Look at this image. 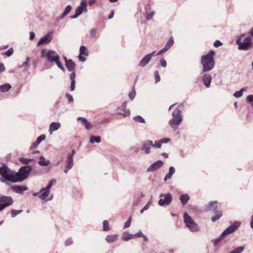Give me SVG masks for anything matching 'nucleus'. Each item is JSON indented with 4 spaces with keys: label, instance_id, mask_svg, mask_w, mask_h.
Segmentation results:
<instances>
[{
    "label": "nucleus",
    "instance_id": "nucleus-5",
    "mask_svg": "<svg viewBox=\"0 0 253 253\" xmlns=\"http://www.w3.org/2000/svg\"><path fill=\"white\" fill-rule=\"evenodd\" d=\"M66 66L68 70L72 72V73L70 75V78L71 81L70 85V90L74 91L75 88V77L76 74L75 71V63L71 59L66 60V63H65Z\"/></svg>",
    "mask_w": 253,
    "mask_h": 253
},
{
    "label": "nucleus",
    "instance_id": "nucleus-46",
    "mask_svg": "<svg viewBox=\"0 0 253 253\" xmlns=\"http://www.w3.org/2000/svg\"><path fill=\"white\" fill-rule=\"evenodd\" d=\"M103 224L104 231H108L109 230V223L107 220H104L103 221Z\"/></svg>",
    "mask_w": 253,
    "mask_h": 253
},
{
    "label": "nucleus",
    "instance_id": "nucleus-6",
    "mask_svg": "<svg viewBox=\"0 0 253 253\" xmlns=\"http://www.w3.org/2000/svg\"><path fill=\"white\" fill-rule=\"evenodd\" d=\"M183 107V104H181L172 112V118L169 122V125H178L180 124L182 120L181 110Z\"/></svg>",
    "mask_w": 253,
    "mask_h": 253
},
{
    "label": "nucleus",
    "instance_id": "nucleus-31",
    "mask_svg": "<svg viewBox=\"0 0 253 253\" xmlns=\"http://www.w3.org/2000/svg\"><path fill=\"white\" fill-rule=\"evenodd\" d=\"M39 164L42 166H47L50 164L49 160H46L45 158L43 156H41Z\"/></svg>",
    "mask_w": 253,
    "mask_h": 253
},
{
    "label": "nucleus",
    "instance_id": "nucleus-28",
    "mask_svg": "<svg viewBox=\"0 0 253 253\" xmlns=\"http://www.w3.org/2000/svg\"><path fill=\"white\" fill-rule=\"evenodd\" d=\"M72 9V6L70 5H67L61 16L57 18V20H60L64 18V17L70 12Z\"/></svg>",
    "mask_w": 253,
    "mask_h": 253
},
{
    "label": "nucleus",
    "instance_id": "nucleus-19",
    "mask_svg": "<svg viewBox=\"0 0 253 253\" xmlns=\"http://www.w3.org/2000/svg\"><path fill=\"white\" fill-rule=\"evenodd\" d=\"M163 162L161 160H158L154 163L150 165L149 168L147 169L148 171H154L159 168H160L163 165Z\"/></svg>",
    "mask_w": 253,
    "mask_h": 253
},
{
    "label": "nucleus",
    "instance_id": "nucleus-20",
    "mask_svg": "<svg viewBox=\"0 0 253 253\" xmlns=\"http://www.w3.org/2000/svg\"><path fill=\"white\" fill-rule=\"evenodd\" d=\"M212 80V78L211 75L209 74H204L203 76L202 81L204 85L207 87H209Z\"/></svg>",
    "mask_w": 253,
    "mask_h": 253
},
{
    "label": "nucleus",
    "instance_id": "nucleus-9",
    "mask_svg": "<svg viewBox=\"0 0 253 253\" xmlns=\"http://www.w3.org/2000/svg\"><path fill=\"white\" fill-rule=\"evenodd\" d=\"M13 199L11 197L2 196L0 197V211L12 204Z\"/></svg>",
    "mask_w": 253,
    "mask_h": 253
},
{
    "label": "nucleus",
    "instance_id": "nucleus-47",
    "mask_svg": "<svg viewBox=\"0 0 253 253\" xmlns=\"http://www.w3.org/2000/svg\"><path fill=\"white\" fill-rule=\"evenodd\" d=\"M224 236H221V234L220 236L217 239H216V240H214V245L215 246H217L218 245L219 243L222 240Z\"/></svg>",
    "mask_w": 253,
    "mask_h": 253
},
{
    "label": "nucleus",
    "instance_id": "nucleus-11",
    "mask_svg": "<svg viewBox=\"0 0 253 253\" xmlns=\"http://www.w3.org/2000/svg\"><path fill=\"white\" fill-rule=\"evenodd\" d=\"M155 142L150 140H147L145 141L141 147V150L144 152L146 154H149L151 153V147L154 148Z\"/></svg>",
    "mask_w": 253,
    "mask_h": 253
},
{
    "label": "nucleus",
    "instance_id": "nucleus-40",
    "mask_svg": "<svg viewBox=\"0 0 253 253\" xmlns=\"http://www.w3.org/2000/svg\"><path fill=\"white\" fill-rule=\"evenodd\" d=\"M33 161V159H27L24 158H21L20 159V161L25 165H28L30 162H32Z\"/></svg>",
    "mask_w": 253,
    "mask_h": 253
},
{
    "label": "nucleus",
    "instance_id": "nucleus-4",
    "mask_svg": "<svg viewBox=\"0 0 253 253\" xmlns=\"http://www.w3.org/2000/svg\"><path fill=\"white\" fill-rule=\"evenodd\" d=\"M30 166H23L20 168L17 172H14L15 183L22 182L27 178L32 170Z\"/></svg>",
    "mask_w": 253,
    "mask_h": 253
},
{
    "label": "nucleus",
    "instance_id": "nucleus-41",
    "mask_svg": "<svg viewBox=\"0 0 253 253\" xmlns=\"http://www.w3.org/2000/svg\"><path fill=\"white\" fill-rule=\"evenodd\" d=\"M133 120L138 123H144L145 120L140 116H136L133 118Z\"/></svg>",
    "mask_w": 253,
    "mask_h": 253
},
{
    "label": "nucleus",
    "instance_id": "nucleus-58",
    "mask_svg": "<svg viewBox=\"0 0 253 253\" xmlns=\"http://www.w3.org/2000/svg\"><path fill=\"white\" fill-rule=\"evenodd\" d=\"M213 45L215 47H218L222 45V43L220 41L216 40V41L214 42Z\"/></svg>",
    "mask_w": 253,
    "mask_h": 253
},
{
    "label": "nucleus",
    "instance_id": "nucleus-53",
    "mask_svg": "<svg viewBox=\"0 0 253 253\" xmlns=\"http://www.w3.org/2000/svg\"><path fill=\"white\" fill-rule=\"evenodd\" d=\"M66 97L70 102H72L74 101L73 98L69 93L66 94Z\"/></svg>",
    "mask_w": 253,
    "mask_h": 253
},
{
    "label": "nucleus",
    "instance_id": "nucleus-56",
    "mask_svg": "<svg viewBox=\"0 0 253 253\" xmlns=\"http://www.w3.org/2000/svg\"><path fill=\"white\" fill-rule=\"evenodd\" d=\"M161 65L163 67H166L167 66V62L164 59H161L160 60Z\"/></svg>",
    "mask_w": 253,
    "mask_h": 253
},
{
    "label": "nucleus",
    "instance_id": "nucleus-59",
    "mask_svg": "<svg viewBox=\"0 0 253 253\" xmlns=\"http://www.w3.org/2000/svg\"><path fill=\"white\" fill-rule=\"evenodd\" d=\"M143 235L144 234L142 233V232L140 231L136 234H134V237H138V238L142 237Z\"/></svg>",
    "mask_w": 253,
    "mask_h": 253
},
{
    "label": "nucleus",
    "instance_id": "nucleus-29",
    "mask_svg": "<svg viewBox=\"0 0 253 253\" xmlns=\"http://www.w3.org/2000/svg\"><path fill=\"white\" fill-rule=\"evenodd\" d=\"M56 180L55 179H53L49 181V182L48 183L47 186L46 187H43L40 189V192H42L44 191V190H48L50 192V189L52 187V185L55 183Z\"/></svg>",
    "mask_w": 253,
    "mask_h": 253
},
{
    "label": "nucleus",
    "instance_id": "nucleus-24",
    "mask_svg": "<svg viewBox=\"0 0 253 253\" xmlns=\"http://www.w3.org/2000/svg\"><path fill=\"white\" fill-rule=\"evenodd\" d=\"M11 189L14 192L21 194L23 191H26L28 189V188L24 186H21L18 185H14L11 187Z\"/></svg>",
    "mask_w": 253,
    "mask_h": 253
},
{
    "label": "nucleus",
    "instance_id": "nucleus-34",
    "mask_svg": "<svg viewBox=\"0 0 253 253\" xmlns=\"http://www.w3.org/2000/svg\"><path fill=\"white\" fill-rule=\"evenodd\" d=\"M217 208V203L216 202H210L208 205V210L214 211Z\"/></svg>",
    "mask_w": 253,
    "mask_h": 253
},
{
    "label": "nucleus",
    "instance_id": "nucleus-18",
    "mask_svg": "<svg viewBox=\"0 0 253 253\" xmlns=\"http://www.w3.org/2000/svg\"><path fill=\"white\" fill-rule=\"evenodd\" d=\"M87 56L88 52L86 47L84 45H82L80 48V55L79 56V59L80 61L84 62L86 60L85 58L82 55Z\"/></svg>",
    "mask_w": 253,
    "mask_h": 253
},
{
    "label": "nucleus",
    "instance_id": "nucleus-38",
    "mask_svg": "<svg viewBox=\"0 0 253 253\" xmlns=\"http://www.w3.org/2000/svg\"><path fill=\"white\" fill-rule=\"evenodd\" d=\"M101 137L99 136H95L92 135L90 137V142L91 143H93L94 142L99 143L101 142Z\"/></svg>",
    "mask_w": 253,
    "mask_h": 253
},
{
    "label": "nucleus",
    "instance_id": "nucleus-55",
    "mask_svg": "<svg viewBox=\"0 0 253 253\" xmlns=\"http://www.w3.org/2000/svg\"><path fill=\"white\" fill-rule=\"evenodd\" d=\"M252 37H250V36H248L247 37H246L244 41L243 42H249V43H252Z\"/></svg>",
    "mask_w": 253,
    "mask_h": 253
},
{
    "label": "nucleus",
    "instance_id": "nucleus-52",
    "mask_svg": "<svg viewBox=\"0 0 253 253\" xmlns=\"http://www.w3.org/2000/svg\"><path fill=\"white\" fill-rule=\"evenodd\" d=\"M154 14H155V11H151L149 14H147V15L146 16V19L148 21L150 20L152 18V17H153Z\"/></svg>",
    "mask_w": 253,
    "mask_h": 253
},
{
    "label": "nucleus",
    "instance_id": "nucleus-13",
    "mask_svg": "<svg viewBox=\"0 0 253 253\" xmlns=\"http://www.w3.org/2000/svg\"><path fill=\"white\" fill-rule=\"evenodd\" d=\"M236 44L238 45V49L243 50H248L252 47V43L247 42H242L240 39H238L236 41Z\"/></svg>",
    "mask_w": 253,
    "mask_h": 253
},
{
    "label": "nucleus",
    "instance_id": "nucleus-12",
    "mask_svg": "<svg viewBox=\"0 0 253 253\" xmlns=\"http://www.w3.org/2000/svg\"><path fill=\"white\" fill-rule=\"evenodd\" d=\"M53 32H50L41 38L38 42V45L49 43L52 39Z\"/></svg>",
    "mask_w": 253,
    "mask_h": 253
},
{
    "label": "nucleus",
    "instance_id": "nucleus-63",
    "mask_svg": "<svg viewBox=\"0 0 253 253\" xmlns=\"http://www.w3.org/2000/svg\"><path fill=\"white\" fill-rule=\"evenodd\" d=\"M35 38V34L33 32H30V39L33 40Z\"/></svg>",
    "mask_w": 253,
    "mask_h": 253
},
{
    "label": "nucleus",
    "instance_id": "nucleus-44",
    "mask_svg": "<svg viewBox=\"0 0 253 253\" xmlns=\"http://www.w3.org/2000/svg\"><path fill=\"white\" fill-rule=\"evenodd\" d=\"M13 53V48H9L8 50L5 51L3 53V55H5L6 56L9 57L11 56Z\"/></svg>",
    "mask_w": 253,
    "mask_h": 253
},
{
    "label": "nucleus",
    "instance_id": "nucleus-42",
    "mask_svg": "<svg viewBox=\"0 0 253 253\" xmlns=\"http://www.w3.org/2000/svg\"><path fill=\"white\" fill-rule=\"evenodd\" d=\"M45 138L46 136L45 134H42L37 138L36 141L40 144L42 141L45 139Z\"/></svg>",
    "mask_w": 253,
    "mask_h": 253
},
{
    "label": "nucleus",
    "instance_id": "nucleus-61",
    "mask_svg": "<svg viewBox=\"0 0 253 253\" xmlns=\"http://www.w3.org/2000/svg\"><path fill=\"white\" fill-rule=\"evenodd\" d=\"M21 66L25 67V71H27L29 69V68L28 67V63L25 61L21 65Z\"/></svg>",
    "mask_w": 253,
    "mask_h": 253
},
{
    "label": "nucleus",
    "instance_id": "nucleus-43",
    "mask_svg": "<svg viewBox=\"0 0 253 253\" xmlns=\"http://www.w3.org/2000/svg\"><path fill=\"white\" fill-rule=\"evenodd\" d=\"M22 212V210H18V211H16V210H12L11 211V216L12 217H15L17 214L20 213L21 212Z\"/></svg>",
    "mask_w": 253,
    "mask_h": 253
},
{
    "label": "nucleus",
    "instance_id": "nucleus-16",
    "mask_svg": "<svg viewBox=\"0 0 253 253\" xmlns=\"http://www.w3.org/2000/svg\"><path fill=\"white\" fill-rule=\"evenodd\" d=\"M174 40L173 37H170L168 42L165 44L164 47L159 51L157 55H160L168 51L173 44Z\"/></svg>",
    "mask_w": 253,
    "mask_h": 253
},
{
    "label": "nucleus",
    "instance_id": "nucleus-60",
    "mask_svg": "<svg viewBox=\"0 0 253 253\" xmlns=\"http://www.w3.org/2000/svg\"><path fill=\"white\" fill-rule=\"evenodd\" d=\"M39 144L36 141L34 142L31 146V149H35Z\"/></svg>",
    "mask_w": 253,
    "mask_h": 253
},
{
    "label": "nucleus",
    "instance_id": "nucleus-54",
    "mask_svg": "<svg viewBox=\"0 0 253 253\" xmlns=\"http://www.w3.org/2000/svg\"><path fill=\"white\" fill-rule=\"evenodd\" d=\"M247 101L248 103H251L253 102V95H249L247 97Z\"/></svg>",
    "mask_w": 253,
    "mask_h": 253
},
{
    "label": "nucleus",
    "instance_id": "nucleus-50",
    "mask_svg": "<svg viewBox=\"0 0 253 253\" xmlns=\"http://www.w3.org/2000/svg\"><path fill=\"white\" fill-rule=\"evenodd\" d=\"M135 95L136 93L135 91H134V88L133 87L132 91L129 93L128 96L131 99V100H133L135 97Z\"/></svg>",
    "mask_w": 253,
    "mask_h": 253
},
{
    "label": "nucleus",
    "instance_id": "nucleus-57",
    "mask_svg": "<svg viewBox=\"0 0 253 253\" xmlns=\"http://www.w3.org/2000/svg\"><path fill=\"white\" fill-rule=\"evenodd\" d=\"M150 207V203H148V204H147L144 207V208L141 210V213H143V211H146V210H147Z\"/></svg>",
    "mask_w": 253,
    "mask_h": 253
},
{
    "label": "nucleus",
    "instance_id": "nucleus-21",
    "mask_svg": "<svg viewBox=\"0 0 253 253\" xmlns=\"http://www.w3.org/2000/svg\"><path fill=\"white\" fill-rule=\"evenodd\" d=\"M61 126V124L59 122H52L51 123L49 127V132L51 134L53 131L58 130Z\"/></svg>",
    "mask_w": 253,
    "mask_h": 253
},
{
    "label": "nucleus",
    "instance_id": "nucleus-27",
    "mask_svg": "<svg viewBox=\"0 0 253 253\" xmlns=\"http://www.w3.org/2000/svg\"><path fill=\"white\" fill-rule=\"evenodd\" d=\"M77 120L78 121H81L82 123L85 125V128L87 129V130H89L90 129V127L91 126V124L88 122V121L86 119H85V118H83V117H78Z\"/></svg>",
    "mask_w": 253,
    "mask_h": 253
},
{
    "label": "nucleus",
    "instance_id": "nucleus-51",
    "mask_svg": "<svg viewBox=\"0 0 253 253\" xmlns=\"http://www.w3.org/2000/svg\"><path fill=\"white\" fill-rule=\"evenodd\" d=\"M73 243V240L71 238L67 239L65 242V245L66 246H68L72 245Z\"/></svg>",
    "mask_w": 253,
    "mask_h": 253
},
{
    "label": "nucleus",
    "instance_id": "nucleus-8",
    "mask_svg": "<svg viewBox=\"0 0 253 253\" xmlns=\"http://www.w3.org/2000/svg\"><path fill=\"white\" fill-rule=\"evenodd\" d=\"M158 204L161 206H168L172 201V196L170 193L161 194Z\"/></svg>",
    "mask_w": 253,
    "mask_h": 253
},
{
    "label": "nucleus",
    "instance_id": "nucleus-32",
    "mask_svg": "<svg viewBox=\"0 0 253 253\" xmlns=\"http://www.w3.org/2000/svg\"><path fill=\"white\" fill-rule=\"evenodd\" d=\"M11 88L9 84H5L0 86V91L5 92L8 91Z\"/></svg>",
    "mask_w": 253,
    "mask_h": 253
},
{
    "label": "nucleus",
    "instance_id": "nucleus-10",
    "mask_svg": "<svg viewBox=\"0 0 253 253\" xmlns=\"http://www.w3.org/2000/svg\"><path fill=\"white\" fill-rule=\"evenodd\" d=\"M240 225L241 222L240 221H235L222 233L221 236H225L232 233L238 228Z\"/></svg>",
    "mask_w": 253,
    "mask_h": 253
},
{
    "label": "nucleus",
    "instance_id": "nucleus-7",
    "mask_svg": "<svg viewBox=\"0 0 253 253\" xmlns=\"http://www.w3.org/2000/svg\"><path fill=\"white\" fill-rule=\"evenodd\" d=\"M183 220L186 226L191 232H194L199 231V229L198 225L186 212L183 214Z\"/></svg>",
    "mask_w": 253,
    "mask_h": 253
},
{
    "label": "nucleus",
    "instance_id": "nucleus-26",
    "mask_svg": "<svg viewBox=\"0 0 253 253\" xmlns=\"http://www.w3.org/2000/svg\"><path fill=\"white\" fill-rule=\"evenodd\" d=\"M134 238V234H131L127 232H124L122 235V239L125 241H127Z\"/></svg>",
    "mask_w": 253,
    "mask_h": 253
},
{
    "label": "nucleus",
    "instance_id": "nucleus-39",
    "mask_svg": "<svg viewBox=\"0 0 253 253\" xmlns=\"http://www.w3.org/2000/svg\"><path fill=\"white\" fill-rule=\"evenodd\" d=\"M244 250V246H240L235 248L234 250L231 251L230 253H242Z\"/></svg>",
    "mask_w": 253,
    "mask_h": 253
},
{
    "label": "nucleus",
    "instance_id": "nucleus-22",
    "mask_svg": "<svg viewBox=\"0 0 253 253\" xmlns=\"http://www.w3.org/2000/svg\"><path fill=\"white\" fill-rule=\"evenodd\" d=\"M170 139L168 138H165L158 140L155 141L154 148H161L162 144L167 143L169 142Z\"/></svg>",
    "mask_w": 253,
    "mask_h": 253
},
{
    "label": "nucleus",
    "instance_id": "nucleus-15",
    "mask_svg": "<svg viewBox=\"0 0 253 253\" xmlns=\"http://www.w3.org/2000/svg\"><path fill=\"white\" fill-rule=\"evenodd\" d=\"M155 51L152 52L149 54L146 55L140 61L139 65L141 67H144L146 66L152 58V57L154 55Z\"/></svg>",
    "mask_w": 253,
    "mask_h": 253
},
{
    "label": "nucleus",
    "instance_id": "nucleus-36",
    "mask_svg": "<svg viewBox=\"0 0 253 253\" xmlns=\"http://www.w3.org/2000/svg\"><path fill=\"white\" fill-rule=\"evenodd\" d=\"M222 212L221 211H217L215 212V215L211 217V220L215 222L222 216Z\"/></svg>",
    "mask_w": 253,
    "mask_h": 253
},
{
    "label": "nucleus",
    "instance_id": "nucleus-62",
    "mask_svg": "<svg viewBox=\"0 0 253 253\" xmlns=\"http://www.w3.org/2000/svg\"><path fill=\"white\" fill-rule=\"evenodd\" d=\"M5 70V67L2 63H0V74Z\"/></svg>",
    "mask_w": 253,
    "mask_h": 253
},
{
    "label": "nucleus",
    "instance_id": "nucleus-48",
    "mask_svg": "<svg viewBox=\"0 0 253 253\" xmlns=\"http://www.w3.org/2000/svg\"><path fill=\"white\" fill-rule=\"evenodd\" d=\"M155 78L156 83L160 81V77L159 76V72L157 70L155 72Z\"/></svg>",
    "mask_w": 253,
    "mask_h": 253
},
{
    "label": "nucleus",
    "instance_id": "nucleus-64",
    "mask_svg": "<svg viewBox=\"0 0 253 253\" xmlns=\"http://www.w3.org/2000/svg\"><path fill=\"white\" fill-rule=\"evenodd\" d=\"M80 15L79 14H78V13H77L76 11H75V14L73 15H72L71 16V18L72 19H75V18H78Z\"/></svg>",
    "mask_w": 253,
    "mask_h": 253
},
{
    "label": "nucleus",
    "instance_id": "nucleus-30",
    "mask_svg": "<svg viewBox=\"0 0 253 253\" xmlns=\"http://www.w3.org/2000/svg\"><path fill=\"white\" fill-rule=\"evenodd\" d=\"M175 172V169L173 167H170L169 168V171L166 174L164 180L167 181L168 179H169L171 178L172 175Z\"/></svg>",
    "mask_w": 253,
    "mask_h": 253
},
{
    "label": "nucleus",
    "instance_id": "nucleus-1",
    "mask_svg": "<svg viewBox=\"0 0 253 253\" xmlns=\"http://www.w3.org/2000/svg\"><path fill=\"white\" fill-rule=\"evenodd\" d=\"M42 57H46L49 63L52 64H55L63 72L65 71V68L60 61L59 55L54 50H48L46 51L45 49H43L42 51Z\"/></svg>",
    "mask_w": 253,
    "mask_h": 253
},
{
    "label": "nucleus",
    "instance_id": "nucleus-23",
    "mask_svg": "<svg viewBox=\"0 0 253 253\" xmlns=\"http://www.w3.org/2000/svg\"><path fill=\"white\" fill-rule=\"evenodd\" d=\"M126 101H125L122 106V110L124 112V113L118 112L117 113V115H122L124 117H126L129 115L130 111L129 110H126Z\"/></svg>",
    "mask_w": 253,
    "mask_h": 253
},
{
    "label": "nucleus",
    "instance_id": "nucleus-45",
    "mask_svg": "<svg viewBox=\"0 0 253 253\" xmlns=\"http://www.w3.org/2000/svg\"><path fill=\"white\" fill-rule=\"evenodd\" d=\"M89 33H90V36H91V38H95V37H96V36L97 35V31L95 29H94V28L91 29L90 30Z\"/></svg>",
    "mask_w": 253,
    "mask_h": 253
},
{
    "label": "nucleus",
    "instance_id": "nucleus-35",
    "mask_svg": "<svg viewBox=\"0 0 253 253\" xmlns=\"http://www.w3.org/2000/svg\"><path fill=\"white\" fill-rule=\"evenodd\" d=\"M247 89V87L242 88L239 91L235 92L233 96L236 98L241 97L243 95V92L246 91Z\"/></svg>",
    "mask_w": 253,
    "mask_h": 253
},
{
    "label": "nucleus",
    "instance_id": "nucleus-17",
    "mask_svg": "<svg viewBox=\"0 0 253 253\" xmlns=\"http://www.w3.org/2000/svg\"><path fill=\"white\" fill-rule=\"evenodd\" d=\"M74 164L73 158H72V156H67L66 160L65 169L64 170V172L65 173H67L68 171L73 168Z\"/></svg>",
    "mask_w": 253,
    "mask_h": 253
},
{
    "label": "nucleus",
    "instance_id": "nucleus-3",
    "mask_svg": "<svg viewBox=\"0 0 253 253\" xmlns=\"http://www.w3.org/2000/svg\"><path fill=\"white\" fill-rule=\"evenodd\" d=\"M0 181L10 185L9 182L15 183L14 172L5 166L0 168Z\"/></svg>",
    "mask_w": 253,
    "mask_h": 253
},
{
    "label": "nucleus",
    "instance_id": "nucleus-2",
    "mask_svg": "<svg viewBox=\"0 0 253 253\" xmlns=\"http://www.w3.org/2000/svg\"><path fill=\"white\" fill-rule=\"evenodd\" d=\"M214 52L212 50H210L206 55L201 57V63L203 65V73L211 70L214 66Z\"/></svg>",
    "mask_w": 253,
    "mask_h": 253
},
{
    "label": "nucleus",
    "instance_id": "nucleus-14",
    "mask_svg": "<svg viewBox=\"0 0 253 253\" xmlns=\"http://www.w3.org/2000/svg\"><path fill=\"white\" fill-rule=\"evenodd\" d=\"M75 11L80 15H81L83 12H87V8L86 0H82L81 2L80 6H79L76 9Z\"/></svg>",
    "mask_w": 253,
    "mask_h": 253
},
{
    "label": "nucleus",
    "instance_id": "nucleus-37",
    "mask_svg": "<svg viewBox=\"0 0 253 253\" xmlns=\"http://www.w3.org/2000/svg\"><path fill=\"white\" fill-rule=\"evenodd\" d=\"M40 193L41 194L39 195V198L42 200H44L49 196L50 191L44 190V191Z\"/></svg>",
    "mask_w": 253,
    "mask_h": 253
},
{
    "label": "nucleus",
    "instance_id": "nucleus-49",
    "mask_svg": "<svg viewBox=\"0 0 253 253\" xmlns=\"http://www.w3.org/2000/svg\"><path fill=\"white\" fill-rule=\"evenodd\" d=\"M131 217H129V218L125 222L124 226V229L126 228L129 227L130 226L131 224Z\"/></svg>",
    "mask_w": 253,
    "mask_h": 253
},
{
    "label": "nucleus",
    "instance_id": "nucleus-25",
    "mask_svg": "<svg viewBox=\"0 0 253 253\" xmlns=\"http://www.w3.org/2000/svg\"><path fill=\"white\" fill-rule=\"evenodd\" d=\"M179 199L182 205L184 206L188 203L190 199V197L188 194H184L180 195Z\"/></svg>",
    "mask_w": 253,
    "mask_h": 253
},
{
    "label": "nucleus",
    "instance_id": "nucleus-33",
    "mask_svg": "<svg viewBox=\"0 0 253 253\" xmlns=\"http://www.w3.org/2000/svg\"><path fill=\"white\" fill-rule=\"evenodd\" d=\"M118 238L117 234H114L111 235H107L106 238V240L108 243H112L117 240Z\"/></svg>",
    "mask_w": 253,
    "mask_h": 253
}]
</instances>
